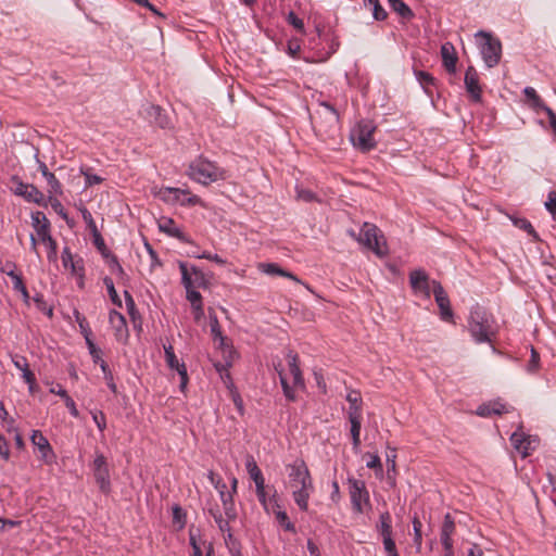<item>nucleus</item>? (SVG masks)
I'll return each mask as SVG.
<instances>
[{"mask_svg":"<svg viewBox=\"0 0 556 556\" xmlns=\"http://www.w3.org/2000/svg\"><path fill=\"white\" fill-rule=\"evenodd\" d=\"M287 472L288 488L291 490L294 503L300 510L307 511L308 501L315 488L306 464L302 459H296L287 466Z\"/></svg>","mask_w":556,"mask_h":556,"instance_id":"nucleus-1","label":"nucleus"},{"mask_svg":"<svg viewBox=\"0 0 556 556\" xmlns=\"http://www.w3.org/2000/svg\"><path fill=\"white\" fill-rule=\"evenodd\" d=\"M187 175L193 181L204 186L227 178L226 169L202 155L190 162Z\"/></svg>","mask_w":556,"mask_h":556,"instance_id":"nucleus-2","label":"nucleus"},{"mask_svg":"<svg viewBox=\"0 0 556 556\" xmlns=\"http://www.w3.org/2000/svg\"><path fill=\"white\" fill-rule=\"evenodd\" d=\"M348 233L358 243L372 251L377 256L388 255V244L382 231L374 224L364 223L359 232L348 230Z\"/></svg>","mask_w":556,"mask_h":556,"instance_id":"nucleus-3","label":"nucleus"},{"mask_svg":"<svg viewBox=\"0 0 556 556\" xmlns=\"http://www.w3.org/2000/svg\"><path fill=\"white\" fill-rule=\"evenodd\" d=\"M31 226L34 227L38 240L47 248V257L49 261H55L58 256V243L51 236V224L43 212L31 214Z\"/></svg>","mask_w":556,"mask_h":556,"instance_id":"nucleus-4","label":"nucleus"},{"mask_svg":"<svg viewBox=\"0 0 556 556\" xmlns=\"http://www.w3.org/2000/svg\"><path fill=\"white\" fill-rule=\"evenodd\" d=\"M153 194L167 204L179 203L182 206L202 205L203 201L200 197L192 194L188 189L161 187L154 188Z\"/></svg>","mask_w":556,"mask_h":556,"instance_id":"nucleus-5","label":"nucleus"},{"mask_svg":"<svg viewBox=\"0 0 556 556\" xmlns=\"http://www.w3.org/2000/svg\"><path fill=\"white\" fill-rule=\"evenodd\" d=\"M376 125L374 122L364 119L361 121L351 132V140L353 144L362 151H369L376 147L374 132Z\"/></svg>","mask_w":556,"mask_h":556,"instance_id":"nucleus-6","label":"nucleus"},{"mask_svg":"<svg viewBox=\"0 0 556 556\" xmlns=\"http://www.w3.org/2000/svg\"><path fill=\"white\" fill-rule=\"evenodd\" d=\"M349 493L355 513L363 514L366 509L371 508L369 492L364 481L349 479Z\"/></svg>","mask_w":556,"mask_h":556,"instance_id":"nucleus-7","label":"nucleus"},{"mask_svg":"<svg viewBox=\"0 0 556 556\" xmlns=\"http://www.w3.org/2000/svg\"><path fill=\"white\" fill-rule=\"evenodd\" d=\"M181 274V283L185 289H207L210 281L206 275L197 266L188 265L185 262L178 264Z\"/></svg>","mask_w":556,"mask_h":556,"instance_id":"nucleus-8","label":"nucleus"},{"mask_svg":"<svg viewBox=\"0 0 556 556\" xmlns=\"http://www.w3.org/2000/svg\"><path fill=\"white\" fill-rule=\"evenodd\" d=\"M408 278L413 294L417 298L429 300L431 293H433V283L438 281L431 280L424 269L412 270Z\"/></svg>","mask_w":556,"mask_h":556,"instance_id":"nucleus-9","label":"nucleus"},{"mask_svg":"<svg viewBox=\"0 0 556 556\" xmlns=\"http://www.w3.org/2000/svg\"><path fill=\"white\" fill-rule=\"evenodd\" d=\"M468 329L477 342L486 341L485 309L476 305L470 311Z\"/></svg>","mask_w":556,"mask_h":556,"instance_id":"nucleus-10","label":"nucleus"},{"mask_svg":"<svg viewBox=\"0 0 556 556\" xmlns=\"http://www.w3.org/2000/svg\"><path fill=\"white\" fill-rule=\"evenodd\" d=\"M93 476L96 479V482L98 483L100 490L104 493H108L110 491V472L109 467L106 463V458L103 454L97 453L94 460H93Z\"/></svg>","mask_w":556,"mask_h":556,"instance_id":"nucleus-11","label":"nucleus"},{"mask_svg":"<svg viewBox=\"0 0 556 556\" xmlns=\"http://www.w3.org/2000/svg\"><path fill=\"white\" fill-rule=\"evenodd\" d=\"M320 106L326 109V114L321 121L316 122L315 129L321 136H331L332 130L339 121L338 111L328 102H320Z\"/></svg>","mask_w":556,"mask_h":556,"instance_id":"nucleus-12","label":"nucleus"},{"mask_svg":"<svg viewBox=\"0 0 556 556\" xmlns=\"http://www.w3.org/2000/svg\"><path fill=\"white\" fill-rule=\"evenodd\" d=\"M510 442L514 448L521 455L527 457L538 446L539 440L536 437L527 435L523 432L515 431L510 435Z\"/></svg>","mask_w":556,"mask_h":556,"instance_id":"nucleus-13","label":"nucleus"},{"mask_svg":"<svg viewBox=\"0 0 556 556\" xmlns=\"http://www.w3.org/2000/svg\"><path fill=\"white\" fill-rule=\"evenodd\" d=\"M433 295L440 311V317L444 321L453 320V311L447 293L440 282L433 283Z\"/></svg>","mask_w":556,"mask_h":556,"instance_id":"nucleus-14","label":"nucleus"},{"mask_svg":"<svg viewBox=\"0 0 556 556\" xmlns=\"http://www.w3.org/2000/svg\"><path fill=\"white\" fill-rule=\"evenodd\" d=\"M165 361L170 369L177 370L180 377V390L184 391L188 383V372L185 363H180L175 355L173 345H164Z\"/></svg>","mask_w":556,"mask_h":556,"instance_id":"nucleus-15","label":"nucleus"},{"mask_svg":"<svg viewBox=\"0 0 556 556\" xmlns=\"http://www.w3.org/2000/svg\"><path fill=\"white\" fill-rule=\"evenodd\" d=\"M464 83L466 91L469 94L471 101L480 102L482 99V89L479 85L478 73L472 66L467 68Z\"/></svg>","mask_w":556,"mask_h":556,"instance_id":"nucleus-16","label":"nucleus"},{"mask_svg":"<svg viewBox=\"0 0 556 556\" xmlns=\"http://www.w3.org/2000/svg\"><path fill=\"white\" fill-rule=\"evenodd\" d=\"M231 482V490H228L227 492L219 495L220 502L223 504L224 514L229 519H236L237 518V511L235 507V501L233 496L237 493V486H238V479L236 477L230 478Z\"/></svg>","mask_w":556,"mask_h":556,"instance_id":"nucleus-17","label":"nucleus"},{"mask_svg":"<svg viewBox=\"0 0 556 556\" xmlns=\"http://www.w3.org/2000/svg\"><path fill=\"white\" fill-rule=\"evenodd\" d=\"M30 440L38 447L41 458L46 463H52L55 456L47 438L39 430H34Z\"/></svg>","mask_w":556,"mask_h":556,"instance_id":"nucleus-18","label":"nucleus"},{"mask_svg":"<svg viewBox=\"0 0 556 556\" xmlns=\"http://www.w3.org/2000/svg\"><path fill=\"white\" fill-rule=\"evenodd\" d=\"M157 227L161 232L166 233L169 237L176 238L182 242H188L187 236L184 233L181 228L169 217H161L157 220Z\"/></svg>","mask_w":556,"mask_h":556,"instance_id":"nucleus-19","label":"nucleus"},{"mask_svg":"<svg viewBox=\"0 0 556 556\" xmlns=\"http://www.w3.org/2000/svg\"><path fill=\"white\" fill-rule=\"evenodd\" d=\"M109 323L115 331L117 340L123 341L128 338V328L125 317L117 311L111 309L109 313Z\"/></svg>","mask_w":556,"mask_h":556,"instance_id":"nucleus-20","label":"nucleus"},{"mask_svg":"<svg viewBox=\"0 0 556 556\" xmlns=\"http://www.w3.org/2000/svg\"><path fill=\"white\" fill-rule=\"evenodd\" d=\"M256 496L264 510L270 514V510L278 507L277 492L274 490L271 495H268L265 482L255 485Z\"/></svg>","mask_w":556,"mask_h":556,"instance_id":"nucleus-21","label":"nucleus"},{"mask_svg":"<svg viewBox=\"0 0 556 556\" xmlns=\"http://www.w3.org/2000/svg\"><path fill=\"white\" fill-rule=\"evenodd\" d=\"M442 63L445 70L454 74L456 72V64L458 61L454 46L451 42H445L441 46Z\"/></svg>","mask_w":556,"mask_h":556,"instance_id":"nucleus-22","label":"nucleus"},{"mask_svg":"<svg viewBox=\"0 0 556 556\" xmlns=\"http://www.w3.org/2000/svg\"><path fill=\"white\" fill-rule=\"evenodd\" d=\"M289 361V372L292 378L294 388H304V379L299 366V356L296 353L290 351L287 355Z\"/></svg>","mask_w":556,"mask_h":556,"instance_id":"nucleus-23","label":"nucleus"},{"mask_svg":"<svg viewBox=\"0 0 556 556\" xmlns=\"http://www.w3.org/2000/svg\"><path fill=\"white\" fill-rule=\"evenodd\" d=\"M348 419L350 421L351 428V437H352V444L353 450L358 451L361 446V428H362V420L363 415H358L355 410L348 416Z\"/></svg>","mask_w":556,"mask_h":556,"instance_id":"nucleus-24","label":"nucleus"},{"mask_svg":"<svg viewBox=\"0 0 556 556\" xmlns=\"http://www.w3.org/2000/svg\"><path fill=\"white\" fill-rule=\"evenodd\" d=\"M257 268L260 271L266 274V275H270V276H274V275H278V276H281V277H286V278H289L298 283H301V280L295 276L293 275L292 273L290 271H287L285 269H282L278 264L276 263H260L257 265Z\"/></svg>","mask_w":556,"mask_h":556,"instance_id":"nucleus-25","label":"nucleus"},{"mask_svg":"<svg viewBox=\"0 0 556 556\" xmlns=\"http://www.w3.org/2000/svg\"><path fill=\"white\" fill-rule=\"evenodd\" d=\"M455 531V523L452 517L447 514L444 517L443 525L441 528V543L443 547L450 548V544H453L452 535Z\"/></svg>","mask_w":556,"mask_h":556,"instance_id":"nucleus-26","label":"nucleus"},{"mask_svg":"<svg viewBox=\"0 0 556 556\" xmlns=\"http://www.w3.org/2000/svg\"><path fill=\"white\" fill-rule=\"evenodd\" d=\"M502 56L501 41L489 33V67L498 64Z\"/></svg>","mask_w":556,"mask_h":556,"instance_id":"nucleus-27","label":"nucleus"},{"mask_svg":"<svg viewBox=\"0 0 556 556\" xmlns=\"http://www.w3.org/2000/svg\"><path fill=\"white\" fill-rule=\"evenodd\" d=\"M245 468L250 476V478L253 480L255 485L261 484L265 482L264 476L262 473V470L258 468L254 457L252 455H247L245 457Z\"/></svg>","mask_w":556,"mask_h":556,"instance_id":"nucleus-28","label":"nucleus"},{"mask_svg":"<svg viewBox=\"0 0 556 556\" xmlns=\"http://www.w3.org/2000/svg\"><path fill=\"white\" fill-rule=\"evenodd\" d=\"M523 94L526 97V103L529 108L534 110L535 112L541 111L545 104L541 97L536 93L535 89L532 87H526L523 89Z\"/></svg>","mask_w":556,"mask_h":556,"instance_id":"nucleus-29","label":"nucleus"},{"mask_svg":"<svg viewBox=\"0 0 556 556\" xmlns=\"http://www.w3.org/2000/svg\"><path fill=\"white\" fill-rule=\"evenodd\" d=\"M147 114L150 118H153V122L161 128H166L169 124L167 116L159 105L149 104L147 108Z\"/></svg>","mask_w":556,"mask_h":556,"instance_id":"nucleus-30","label":"nucleus"},{"mask_svg":"<svg viewBox=\"0 0 556 556\" xmlns=\"http://www.w3.org/2000/svg\"><path fill=\"white\" fill-rule=\"evenodd\" d=\"M271 514L275 515V518L280 527H282L286 531L295 533L296 529L293 522L290 521L287 513L281 509L280 504L278 507H275L270 510Z\"/></svg>","mask_w":556,"mask_h":556,"instance_id":"nucleus-31","label":"nucleus"},{"mask_svg":"<svg viewBox=\"0 0 556 556\" xmlns=\"http://www.w3.org/2000/svg\"><path fill=\"white\" fill-rule=\"evenodd\" d=\"M490 414H515V408L510 404L503 402L501 399H497L489 403V415Z\"/></svg>","mask_w":556,"mask_h":556,"instance_id":"nucleus-32","label":"nucleus"},{"mask_svg":"<svg viewBox=\"0 0 556 556\" xmlns=\"http://www.w3.org/2000/svg\"><path fill=\"white\" fill-rule=\"evenodd\" d=\"M377 530L382 539L392 536V520L389 511H384L380 515Z\"/></svg>","mask_w":556,"mask_h":556,"instance_id":"nucleus-33","label":"nucleus"},{"mask_svg":"<svg viewBox=\"0 0 556 556\" xmlns=\"http://www.w3.org/2000/svg\"><path fill=\"white\" fill-rule=\"evenodd\" d=\"M346 401L349 402L348 416H350L354 409L358 415H363V401L361 394L357 391L353 390L349 392L346 395Z\"/></svg>","mask_w":556,"mask_h":556,"instance_id":"nucleus-34","label":"nucleus"},{"mask_svg":"<svg viewBox=\"0 0 556 556\" xmlns=\"http://www.w3.org/2000/svg\"><path fill=\"white\" fill-rule=\"evenodd\" d=\"M415 76L420 86L422 87V89L425 90V92L431 96L432 91L430 87L435 85L434 77L431 74L424 71H415Z\"/></svg>","mask_w":556,"mask_h":556,"instance_id":"nucleus-35","label":"nucleus"},{"mask_svg":"<svg viewBox=\"0 0 556 556\" xmlns=\"http://www.w3.org/2000/svg\"><path fill=\"white\" fill-rule=\"evenodd\" d=\"M364 4L366 8L372 11V16L377 21H383L387 18V12L381 7L379 0H364Z\"/></svg>","mask_w":556,"mask_h":556,"instance_id":"nucleus-36","label":"nucleus"},{"mask_svg":"<svg viewBox=\"0 0 556 556\" xmlns=\"http://www.w3.org/2000/svg\"><path fill=\"white\" fill-rule=\"evenodd\" d=\"M390 7L402 17L412 18L414 16L410 8L402 0H388Z\"/></svg>","mask_w":556,"mask_h":556,"instance_id":"nucleus-37","label":"nucleus"},{"mask_svg":"<svg viewBox=\"0 0 556 556\" xmlns=\"http://www.w3.org/2000/svg\"><path fill=\"white\" fill-rule=\"evenodd\" d=\"M276 370L279 375V379H280V383H281L285 396L289 401H295V392H294L293 388L290 386L288 377L283 374L282 369H279L278 367H276Z\"/></svg>","mask_w":556,"mask_h":556,"instance_id":"nucleus-38","label":"nucleus"},{"mask_svg":"<svg viewBox=\"0 0 556 556\" xmlns=\"http://www.w3.org/2000/svg\"><path fill=\"white\" fill-rule=\"evenodd\" d=\"M80 174L85 177L86 188L92 187L94 185H100L104 180V178L96 174H92L90 167L81 166Z\"/></svg>","mask_w":556,"mask_h":556,"instance_id":"nucleus-39","label":"nucleus"},{"mask_svg":"<svg viewBox=\"0 0 556 556\" xmlns=\"http://www.w3.org/2000/svg\"><path fill=\"white\" fill-rule=\"evenodd\" d=\"M225 544L229 549V553L231 556H240L241 549H240V543L238 540L232 535V532H228L224 534Z\"/></svg>","mask_w":556,"mask_h":556,"instance_id":"nucleus-40","label":"nucleus"},{"mask_svg":"<svg viewBox=\"0 0 556 556\" xmlns=\"http://www.w3.org/2000/svg\"><path fill=\"white\" fill-rule=\"evenodd\" d=\"M24 199L28 202L41 204L45 200V195L37 187L28 185Z\"/></svg>","mask_w":556,"mask_h":556,"instance_id":"nucleus-41","label":"nucleus"},{"mask_svg":"<svg viewBox=\"0 0 556 556\" xmlns=\"http://www.w3.org/2000/svg\"><path fill=\"white\" fill-rule=\"evenodd\" d=\"M212 516L219 529V531L223 533V534H226L228 532L231 531V528H230V522L233 521L235 519H229L227 518L226 516L224 517L220 513L216 511V513H213L212 511Z\"/></svg>","mask_w":556,"mask_h":556,"instance_id":"nucleus-42","label":"nucleus"},{"mask_svg":"<svg viewBox=\"0 0 556 556\" xmlns=\"http://www.w3.org/2000/svg\"><path fill=\"white\" fill-rule=\"evenodd\" d=\"M76 321L79 326L80 333L84 336L85 340L87 341V338H91V329L89 327V324L85 316H83L78 311L74 312Z\"/></svg>","mask_w":556,"mask_h":556,"instance_id":"nucleus-43","label":"nucleus"},{"mask_svg":"<svg viewBox=\"0 0 556 556\" xmlns=\"http://www.w3.org/2000/svg\"><path fill=\"white\" fill-rule=\"evenodd\" d=\"M103 282L106 287L108 293H109L110 299L113 302V304H115L118 307H122V300L119 299V296L115 290L114 282H113L112 278L105 277L103 279Z\"/></svg>","mask_w":556,"mask_h":556,"instance_id":"nucleus-44","label":"nucleus"},{"mask_svg":"<svg viewBox=\"0 0 556 556\" xmlns=\"http://www.w3.org/2000/svg\"><path fill=\"white\" fill-rule=\"evenodd\" d=\"M46 180L49 187L48 192L50 195H59L62 193L61 182L53 173L51 175H47Z\"/></svg>","mask_w":556,"mask_h":556,"instance_id":"nucleus-45","label":"nucleus"},{"mask_svg":"<svg viewBox=\"0 0 556 556\" xmlns=\"http://www.w3.org/2000/svg\"><path fill=\"white\" fill-rule=\"evenodd\" d=\"M207 478H208L210 482L214 485V488L217 490L219 495L222 494V492L225 493L228 491L227 484L225 483V481L219 476H217L214 471H212V470L208 471Z\"/></svg>","mask_w":556,"mask_h":556,"instance_id":"nucleus-46","label":"nucleus"},{"mask_svg":"<svg viewBox=\"0 0 556 556\" xmlns=\"http://www.w3.org/2000/svg\"><path fill=\"white\" fill-rule=\"evenodd\" d=\"M513 223L517 228L525 230L526 232H528V235L533 236L534 238H538L533 226L531 225V223L528 219L522 218V217H517V218L513 219Z\"/></svg>","mask_w":556,"mask_h":556,"instance_id":"nucleus-47","label":"nucleus"},{"mask_svg":"<svg viewBox=\"0 0 556 556\" xmlns=\"http://www.w3.org/2000/svg\"><path fill=\"white\" fill-rule=\"evenodd\" d=\"M125 301L128 314L134 323H136L137 319H140L139 312L136 308L135 301L130 293L128 291H125Z\"/></svg>","mask_w":556,"mask_h":556,"instance_id":"nucleus-48","label":"nucleus"},{"mask_svg":"<svg viewBox=\"0 0 556 556\" xmlns=\"http://www.w3.org/2000/svg\"><path fill=\"white\" fill-rule=\"evenodd\" d=\"M2 273H4L7 276H9L12 279L13 282V289L17 292L23 290L26 286L24 285L23 278L21 274L15 273V270H7L2 269Z\"/></svg>","mask_w":556,"mask_h":556,"instance_id":"nucleus-49","label":"nucleus"},{"mask_svg":"<svg viewBox=\"0 0 556 556\" xmlns=\"http://www.w3.org/2000/svg\"><path fill=\"white\" fill-rule=\"evenodd\" d=\"M93 237V243L94 245L97 247V249L100 251V253L102 254V256L104 258H108L112 255L111 251L106 248L105 243H104V240L100 233V231L96 232L92 235Z\"/></svg>","mask_w":556,"mask_h":556,"instance_id":"nucleus-50","label":"nucleus"},{"mask_svg":"<svg viewBox=\"0 0 556 556\" xmlns=\"http://www.w3.org/2000/svg\"><path fill=\"white\" fill-rule=\"evenodd\" d=\"M79 211H80L81 217H83L84 222L87 224V227L89 228L90 232L92 235L98 232L99 230H98V227L96 225V222H94L91 213L85 206L79 207Z\"/></svg>","mask_w":556,"mask_h":556,"instance_id":"nucleus-51","label":"nucleus"},{"mask_svg":"<svg viewBox=\"0 0 556 556\" xmlns=\"http://www.w3.org/2000/svg\"><path fill=\"white\" fill-rule=\"evenodd\" d=\"M287 22L293 26L299 33L301 34H304L305 33V27H304V22L302 18L298 17V15L291 11L288 13L287 15Z\"/></svg>","mask_w":556,"mask_h":556,"instance_id":"nucleus-52","label":"nucleus"},{"mask_svg":"<svg viewBox=\"0 0 556 556\" xmlns=\"http://www.w3.org/2000/svg\"><path fill=\"white\" fill-rule=\"evenodd\" d=\"M210 326H211V333H212L214 340L219 339L220 341H224V337L222 334L219 323H218L217 316L215 314H210Z\"/></svg>","mask_w":556,"mask_h":556,"instance_id":"nucleus-53","label":"nucleus"},{"mask_svg":"<svg viewBox=\"0 0 556 556\" xmlns=\"http://www.w3.org/2000/svg\"><path fill=\"white\" fill-rule=\"evenodd\" d=\"M413 528H414V543H415L417 549H420L421 542H422V534H421L422 523L417 517H414V519H413Z\"/></svg>","mask_w":556,"mask_h":556,"instance_id":"nucleus-54","label":"nucleus"},{"mask_svg":"<svg viewBox=\"0 0 556 556\" xmlns=\"http://www.w3.org/2000/svg\"><path fill=\"white\" fill-rule=\"evenodd\" d=\"M0 418L2 419V422L8 431L16 430L14 427V419L9 416V413L2 403L0 404Z\"/></svg>","mask_w":556,"mask_h":556,"instance_id":"nucleus-55","label":"nucleus"},{"mask_svg":"<svg viewBox=\"0 0 556 556\" xmlns=\"http://www.w3.org/2000/svg\"><path fill=\"white\" fill-rule=\"evenodd\" d=\"M186 299L190 302L191 307L203 304V299L197 289H186Z\"/></svg>","mask_w":556,"mask_h":556,"instance_id":"nucleus-56","label":"nucleus"},{"mask_svg":"<svg viewBox=\"0 0 556 556\" xmlns=\"http://www.w3.org/2000/svg\"><path fill=\"white\" fill-rule=\"evenodd\" d=\"M173 522L178 525L179 529L184 528L186 523V514L179 506H175L173 508Z\"/></svg>","mask_w":556,"mask_h":556,"instance_id":"nucleus-57","label":"nucleus"},{"mask_svg":"<svg viewBox=\"0 0 556 556\" xmlns=\"http://www.w3.org/2000/svg\"><path fill=\"white\" fill-rule=\"evenodd\" d=\"M86 344L88 346V350L92 357L93 363H98L99 361H101L102 352L99 348H97L93 340L91 338H87Z\"/></svg>","mask_w":556,"mask_h":556,"instance_id":"nucleus-58","label":"nucleus"},{"mask_svg":"<svg viewBox=\"0 0 556 556\" xmlns=\"http://www.w3.org/2000/svg\"><path fill=\"white\" fill-rule=\"evenodd\" d=\"M106 261H108V265H109V268L112 274H114V275H123L124 274V269L115 255L112 254L110 257L106 258Z\"/></svg>","mask_w":556,"mask_h":556,"instance_id":"nucleus-59","label":"nucleus"},{"mask_svg":"<svg viewBox=\"0 0 556 556\" xmlns=\"http://www.w3.org/2000/svg\"><path fill=\"white\" fill-rule=\"evenodd\" d=\"M91 415H92V419H93L94 424L97 425L98 429L101 432H103L106 428V419H105V415L103 414V412L94 410V412H91Z\"/></svg>","mask_w":556,"mask_h":556,"instance_id":"nucleus-60","label":"nucleus"},{"mask_svg":"<svg viewBox=\"0 0 556 556\" xmlns=\"http://www.w3.org/2000/svg\"><path fill=\"white\" fill-rule=\"evenodd\" d=\"M539 363H540V355L534 350V348H531V357L527 365V370L531 374L535 372L539 369Z\"/></svg>","mask_w":556,"mask_h":556,"instance_id":"nucleus-61","label":"nucleus"},{"mask_svg":"<svg viewBox=\"0 0 556 556\" xmlns=\"http://www.w3.org/2000/svg\"><path fill=\"white\" fill-rule=\"evenodd\" d=\"M545 208L552 214H556V191L551 190L547 194V200L544 203Z\"/></svg>","mask_w":556,"mask_h":556,"instance_id":"nucleus-62","label":"nucleus"},{"mask_svg":"<svg viewBox=\"0 0 556 556\" xmlns=\"http://www.w3.org/2000/svg\"><path fill=\"white\" fill-rule=\"evenodd\" d=\"M296 198L304 202H312L316 200V195L314 192L307 189L296 188Z\"/></svg>","mask_w":556,"mask_h":556,"instance_id":"nucleus-63","label":"nucleus"},{"mask_svg":"<svg viewBox=\"0 0 556 556\" xmlns=\"http://www.w3.org/2000/svg\"><path fill=\"white\" fill-rule=\"evenodd\" d=\"M541 111L546 113L549 121V126L553 129L554 134L556 135V114L547 105H545Z\"/></svg>","mask_w":556,"mask_h":556,"instance_id":"nucleus-64","label":"nucleus"}]
</instances>
